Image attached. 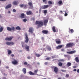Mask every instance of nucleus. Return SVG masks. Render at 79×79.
<instances>
[{
    "label": "nucleus",
    "mask_w": 79,
    "mask_h": 79,
    "mask_svg": "<svg viewBox=\"0 0 79 79\" xmlns=\"http://www.w3.org/2000/svg\"><path fill=\"white\" fill-rule=\"evenodd\" d=\"M62 79V78L61 77H59L57 78V79Z\"/></svg>",
    "instance_id": "nucleus-61"
},
{
    "label": "nucleus",
    "mask_w": 79,
    "mask_h": 79,
    "mask_svg": "<svg viewBox=\"0 0 79 79\" xmlns=\"http://www.w3.org/2000/svg\"><path fill=\"white\" fill-rule=\"evenodd\" d=\"M24 13H22L21 14L20 17L22 18H24Z\"/></svg>",
    "instance_id": "nucleus-25"
},
{
    "label": "nucleus",
    "mask_w": 79,
    "mask_h": 79,
    "mask_svg": "<svg viewBox=\"0 0 79 79\" xmlns=\"http://www.w3.org/2000/svg\"><path fill=\"white\" fill-rule=\"evenodd\" d=\"M11 4H9L6 6L5 7V9H8V8H11Z\"/></svg>",
    "instance_id": "nucleus-16"
},
{
    "label": "nucleus",
    "mask_w": 79,
    "mask_h": 79,
    "mask_svg": "<svg viewBox=\"0 0 79 79\" xmlns=\"http://www.w3.org/2000/svg\"><path fill=\"white\" fill-rule=\"evenodd\" d=\"M44 14H47V10H44Z\"/></svg>",
    "instance_id": "nucleus-36"
},
{
    "label": "nucleus",
    "mask_w": 79,
    "mask_h": 79,
    "mask_svg": "<svg viewBox=\"0 0 79 79\" xmlns=\"http://www.w3.org/2000/svg\"><path fill=\"white\" fill-rule=\"evenodd\" d=\"M23 21H24V22H26V21H27V19H23Z\"/></svg>",
    "instance_id": "nucleus-44"
},
{
    "label": "nucleus",
    "mask_w": 79,
    "mask_h": 79,
    "mask_svg": "<svg viewBox=\"0 0 79 79\" xmlns=\"http://www.w3.org/2000/svg\"><path fill=\"white\" fill-rule=\"evenodd\" d=\"M48 49L49 51H50V50H52V49L50 47H48Z\"/></svg>",
    "instance_id": "nucleus-39"
},
{
    "label": "nucleus",
    "mask_w": 79,
    "mask_h": 79,
    "mask_svg": "<svg viewBox=\"0 0 79 79\" xmlns=\"http://www.w3.org/2000/svg\"><path fill=\"white\" fill-rule=\"evenodd\" d=\"M61 71L62 72H66V70H61Z\"/></svg>",
    "instance_id": "nucleus-48"
},
{
    "label": "nucleus",
    "mask_w": 79,
    "mask_h": 79,
    "mask_svg": "<svg viewBox=\"0 0 79 79\" xmlns=\"http://www.w3.org/2000/svg\"><path fill=\"white\" fill-rule=\"evenodd\" d=\"M29 6H30V8L31 9H33L34 8V7H33V4H32V2H29L28 3Z\"/></svg>",
    "instance_id": "nucleus-9"
},
{
    "label": "nucleus",
    "mask_w": 79,
    "mask_h": 79,
    "mask_svg": "<svg viewBox=\"0 0 79 79\" xmlns=\"http://www.w3.org/2000/svg\"><path fill=\"white\" fill-rule=\"evenodd\" d=\"M25 49L27 50V51L28 52H29V46L26 45L25 47Z\"/></svg>",
    "instance_id": "nucleus-19"
},
{
    "label": "nucleus",
    "mask_w": 79,
    "mask_h": 79,
    "mask_svg": "<svg viewBox=\"0 0 79 79\" xmlns=\"http://www.w3.org/2000/svg\"><path fill=\"white\" fill-rule=\"evenodd\" d=\"M50 58L48 57H47L46 58V60H50Z\"/></svg>",
    "instance_id": "nucleus-43"
},
{
    "label": "nucleus",
    "mask_w": 79,
    "mask_h": 79,
    "mask_svg": "<svg viewBox=\"0 0 79 79\" xmlns=\"http://www.w3.org/2000/svg\"><path fill=\"white\" fill-rule=\"evenodd\" d=\"M6 44L7 45H13L15 44V43H14L12 42H7L6 43Z\"/></svg>",
    "instance_id": "nucleus-5"
},
{
    "label": "nucleus",
    "mask_w": 79,
    "mask_h": 79,
    "mask_svg": "<svg viewBox=\"0 0 79 79\" xmlns=\"http://www.w3.org/2000/svg\"><path fill=\"white\" fill-rule=\"evenodd\" d=\"M69 74H67L66 75V77H69Z\"/></svg>",
    "instance_id": "nucleus-50"
},
{
    "label": "nucleus",
    "mask_w": 79,
    "mask_h": 79,
    "mask_svg": "<svg viewBox=\"0 0 79 79\" xmlns=\"http://www.w3.org/2000/svg\"><path fill=\"white\" fill-rule=\"evenodd\" d=\"M42 32L44 34H47L48 33V31L46 30H44L42 31Z\"/></svg>",
    "instance_id": "nucleus-11"
},
{
    "label": "nucleus",
    "mask_w": 79,
    "mask_h": 79,
    "mask_svg": "<svg viewBox=\"0 0 79 79\" xmlns=\"http://www.w3.org/2000/svg\"><path fill=\"white\" fill-rule=\"evenodd\" d=\"M58 3L59 5H63V3L62 1H59Z\"/></svg>",
    "instance_id": "nucleus-26"
},
{
    "label": "nucleus",
    "mask_w": 79,
    "mask_h": 79,
    "mask_svg": "<svg viewBox=\"0 0 79 79\" xmlns=\"http://www.w3.org/2000/svg\"><path fill=\"white\" fill-rule=\"evenodd\" d=\"M35 56H37V57H40V55L36 53L35 54Z\"/></svg>",
    "instance_id": "nucleus-33"
},
{
    "label": "nucleus",
    "mask_w": 79,
    "mask_h": 79,
    "mask_svg": "<svg viewBox=\"0 0 79 79\" xmlns=\"http://www.w3.org/2000/svg\"><path fill=\"white\" fill-rule=\"evenodd\" d=\"M60 13H63V11L60 10Z\"/></svg>",
    "instance_id": "nucleus-62"
},
{
    "label": "nucleus",
    "mask_w": 79,
    "mask_h": 79,
    "mask_svg": "<svg viewBox=\"0 0 79 79\" xmlns=\"http://www.w3.org/2000/svg\"><path fill=\"white\" fill-rule=\"evenodd\" d=\"M64 15L65 16H68V13H65Z\"/></svg>",
    "instance_id": "nucleus-47"
},
{
    "label": "nucleus",
    "mask_w": 79,
    "mask_h": 79,
    "mask_svg": "<svg viewBox=\"0 0 79 79\" xmlns=\"http://www.w3.org/2000/svg\"><path fill=\"white\" fill-rule=\"evenodd\" d=\"M25 42L26 43H28L29 42V38H28L27 34L26 33L25 34Z\"/></svg>",
    "instance_id": "nucleus-4"
},
{
    "label": "nucleus",
    "mask_w": 79,
    "mask_h": 79,
    "mask_svg": "<svg viewBox=\"0 0 79 79\" xmlns=\"http://www.w3.org/2000/svg\"><path fill=\"white\" fill-rule=\"evenodd\" d=\"M16 29L17 30H21V28L19 26H17L16 27Z\"/></svg>",
    "instance_id": "nucleus-32"
},
{
    "label": "nucleus",
    "mask_w": 79,
    "mask_h": 79,
    "mask_svg": "<svg viewBox=\"0 0 79 79\" xmlns=\"http://www.w3.org/2000/svg\"><path fill=\"white\" fill-rule=\"evenodd\" d=\"M48 4H49V5H52L53 4L52 2L51 1H48Z\"/></svg>",
    "instance_id": "nucleus-30"
},
{
    "label": "nucleus",
    "mask_w": 79,
    "mask_h": 79,
    "mask_svg": "<svg viewBox=\"0 0 79 79\" xmlns=\"http://www.w3.org/2000/svg\"><path fill=\"white\" fill-rule=\"evenodd\" d=\"M67 67H69L70 66H71V63L70 62H68L66 65Z\"/></svg>",
    "instance_id": "nucleus-20"
},
{
    "label": "nucleus",
    "mask_w": 79,
    "mask_h": 79,
    "mask_svg": "<svg viewBox=\"0 0 79 79\" xmlns=\"http://www.w3.org/2000/svg\"><path fill=\"white\" fill-rule=\"evenodd\" d=\"M62 47L63 45H58L56 47V50H59V49L61 48Z\"/></svg>",
    "instance_id": "nucleus-14"
},
{
    "label": "nucleus",
    "mask_w": 79,
    "mask_h": 79,
    "mask_svg": "<svg viewBox=\"0 0 79 79\" xmlns=\"http://www.w3.org/2000/svg\"><path fill=\"white\" fill-rule=\"evenodd\" d=\"M3 74L4 76H7V74H6L4 73Z\"/></svg>",
    "instance_id": "nucleus-64"
},
{
    "label": "nucleus",
    "mask_w": 79,
    "mask_h": 79,
    "mask_svg": "<svg viewBox=\"0 0 79 79\" xmlns=\"http://www.w3.org/2000/svg\"><path fill=\"white\" fill-rule=\"evenodd\" d=\"M29 30L28 31L29 32H30L31 34H33V28L32 27H30L29 29Z\"/></svg>",
    "instance_id": "nucleus-10"
},
{
    "label": "nucleus",
    "mask_w": 79,
    "mask_h": 79,
    "mask_svg": "<svg viewBox=\"0 0 79 79\" xmlns=\"http://www.w3.org/2000/svg\"><path fill=\"white\" fill-rule=\"evenodd\" d=\"M73 71H75V72L77 71V69H73Z\"/></svg>",
    "instance_id": "nucleus-54"
},
{
    "label": "nucleus",
    "mask_w": 79,
    "mask_h": 79,
    "mask_svg": "<svg viewBox=\"0 0 79 79\" xmlns=\"http://www.w3.org/2000/svg\"><path fill=\"white\" fill-rule=\"evenodd\" d=\"M24 65H27V63L26 62H25L24 63Z\"/></svg>",
    "instance_id": "nucleus-41"
},
{
    "label": "nucleus",
    "mask_w": 79,
    "mask_h": 79,
    "mask_svg": "<svg viewBox=\"0 0 79 79\" xmlns=\"http://www.w3.org/2000/svg\"><path fill=\"white\" fill-rule=\"evenodd\" d=\"M56 40H58V41H56V43L57 44H60V43H61V41H60V40L59 39H56Z\"/></svg>",
    "instance_id": "nucleus-17"
},
{
    "label": "nucleus",
    "mask_w": 79,
    "mask_h": 79,
    "mask_svg": "<svg viewBox=\"0 0 79 79\" xmlns=\"http://www.w3.org/2000/svg\"><path fill=\"white\" fill-rule=\"evenodd\" d=\"M27 15H30L32 14V11H27Z\"/></svg>",
    "instance_id": "nucleus-18"
},
{
    "label": "nucleus",
    "mask_w": 79,
    "mask_h": 79,
    "mask_svg": "<svg viewBox=\"0 0 79 79\" xmlns=\"http://www.w3.org/2000/svg\"><path fill=\"white\" fill-rule=\"evenodd\" d=\"M22 47L24 48L26 46H25V44H22Z\"/></svg>",
    "instance_id": "nucleus-37"
},
{
    "label": "nucleus",
    "mask_w": 79,
    "mask_h": 79,
    "mask_svg": "<svg viewBox=\"0 0 79 79\" xmlns=\"http://www.w3.org/2000/svg\"><path fill=\"white\" fill-rule=\"evenodd\" d=\"M58 61L59 62H64V59H60L58 60Z\"/></svg>",
    "instance_id": "nucleus-28"
},
{
    "label": "nucleus",
    "mask_w": 79,
    "mask_h": 79,
    "mask_svg": "<svg viewBox=\"0 0 79 79\" xmlns=\"http://www.w3.org/2000/svg\"><path fill=\"white\" fill-rule=\"evenodd\" d=\"M14 60L12 61V63L13 64H14L15 65L16 64H18V62L15 59H14Z\"/></svg>",
    "instance_id": "nucleus-6"
},
{
    "label": "nucleus",
    "mask_w": 79,
    "mask_h": 79,
    "mask_svg": "<svg viewBox=\"0 0 79 79\" xmlns=\"http://www.w3.org/2000/svg\"><path fill=\"white\" fill-rule=\"evenodd\" d=\"M74 45V43H69L66 44V47L67 48H69L70 47H73Z\"/></svg>",
    "instance_id": "nucleus-2"
},
{
    "label": "nucleus",
    "mask_w": 79,
    "mask_h": 79,
    "mask_svg": "<svg viewBox=\"0 0 79 79\" xmlns=\"http://www.w3.org/2000/svg\"><path fill=\"white\" fill-rule=\"evenodd\" d=\"M6 69H8L9 68V67H8V66H7L6 67Z\"/></svg>",
    "instance_id": "nucleus-57"
},
{
    "label": "nucleus",
    "mask_w": 79,
    "mask_h": 79,
    "mask_svg": "<svg viewBox=\"0 0 79 79\" xmlns=\"http://www.w3.org/2000/svg\"><path fill=\"white\" fill-rule=\"evenodd\" d=\"M23 71L24 74H26V68H23Z\"/></svg>",
    "instance_id": "nucleus-24"
},
{
    "label": "nucleus",
    "mask_w": 79,
    "mask_h": 79,
    "mask_svg": "<svg viewBox=\"0 0 79 79\" xmlns=\"http://www.w3.org/2000/svg\"><path fill=\"white\" fill-rule=\"evenodd\" d=\"M48 21V19L45 20L44 22L42 20L36 21L35 22V24H38V27H41L42 26H44H44H47Z\"/></svg>",
    "instance_id": "nucleus-1"
},
{
    "label": "nucleus",
    "mask_w": 79,
    "mask_h": 79,
    "mask_svg": "<svg viewBox=\"0 0 79 79\" xmlns=\"http://www.w3.org/2000/svg\"><path fill=\"white\" fill-rule=\"evenodd\" d=\"M29 74H30V75H31L32 76L35 75V73H32L31 71H29L28 72Z\"/></svg>",
    "instance_id": "nucleus-22"
},
{
    "label": "nucleus",
    "mask_w": 79,
    "mask_h": 79,
    "mask_svg": "<svg viewBox=\"0 0 79 79\" xmlns=\"http://www.w3.org/2000/svg\"><path fill=\"white\" fill-rule=\"evenodd\" d=\"M27 58H28V59H31V57H30V56H28V57H27Z\"/></svg>",
    "instance_id": "nucleus-59"
},
{
    "label": "nucleus",
    "mask_w": 79,
    "mask_h": 79,
    "mask_svg": "<svg viewBox=\"0 0 79 79\" xmlns=\"http://www.w3.org/2000/svg\"><path fill=\"white\" fill-rule=\"evenodd\" d=\"M6 0H0V1L2 2H4V1H6Z\"/></svg>",
    "instance_id": "nucleus-58"
},
{
    "label": "nucleus",
    "mask_w": 79,
    "mask_h": 79,
    "mask_svg": "<svg viewBox=\"0 0 79 79\" xmlns=\"http://www.w3.org/2000/svg\"><path fill=\"white\" fill-rule=\"evenodd\" d=\"M49 6H52L50 5H45L42 6V9H46L49 7Z\"/></svg>",
    "instance_id": "nucleus-7"
},
{
    "label": "nucleus",
    "mask_w": 79,
    "mask_h": 79,
    "mask_svg": "<svg viewBox=\"0 0 79 79\" xmlns=\"http://www.w3.org/2000/svg\"><path fill=\"white\" fill-rule=\"evenodd\" d=\"M64 57H68V55H64Z\"/></svg>",
    "instance_id": "nucleus-49"
},
{
    "label": "nucleus",
    "mask_w": 79,
    "mask_h": 79,
    "mask_svg": "<svg viewBox=\"0 0 79 79\" xmlns=\"http://www.w3.org/2000/svg\"><path fill=\"white\" fill-rule=\"evenodd\" d=\"M59 19L60 20V21H62V20H63V19H62L61 18H60Z\"/></svg>",
    "instance_id": "nucleus-51"
},
{
    "label": "nucleus",
    "mask_w": 79,
    "mask_h": 79,
    "mask_svg": "<svg viewBox=\"0 0 79 79\" xmlns=\"http://www.w3.org/2000/svg\"><path fill=\"white\" fill-rule=\"evenodd\" d=\"M41 39L42 40H44V37H42Z\"/></svg>",
    "instance_id": "nucleus-56"
},
{
    "label": "nucleus",
    "mask_w": 79,
    "mask_h": 79,
    "mask_svg": "<svg viewBox=\"0 0 79 79\" xmlns=\"http://www.w3.org/2000/svg\"><path fill=\"white\" fill-rule=\"evenodd\" d=\"M15 28L14 27H12L11 28L9 27H7V30L8 31H11L12 30L13 31H15Z\"/></svg>",
    "instance_id": "nucleus-3"
},
{
    "label": "nucleus",
    "mask_w": 79,
    "mask_h": 79,
    "mask_svg": "<svg viewBox=\"0 0 79 79\" xmlns=\"http://www.w3.org/2000/svg\"><path fill=\"white\" fill-rule=\"evenodd\" d=\"M75 60L77 62H79V60L78 58V57H76L75 58Z\"/></svg>",
    "instance_id": "nucleus-29"
},
{
    "label": "nucleus",
    "mask_w": 79,
    "mask_h": 79,
    "mask_svg": "<svg viewBox=\"0 0 79 79\" xmlns=\"http://www.w3.org/2000/svg\"><path fill=\"white\" fill-rule=\"evenodd\" d=\"M31 21H32V20H33V21H34V20H35V18H32L31 19Z\"/></svg>",
    "instance_id": "nucleus-45"
},
{
    "label": "nucleus",
    "mask_w": 79,
    "mask_h": 79,
    "mask_svg": "<svg viewBox=\"0 0 79 79\" xmlns=\"http://www.w3.org/2000/svg\"><path fill=\"white\" fill-rule=\"evenodd\" d=\"M54 71L55 73L56 74L58 73V69L57 67H55L54 69Z\"/></svg>",
    "instance_id": "nucleus-13"
},
{
    "label": "nucleus",
    "mask_w": 79,
    "mask_h": 79,
    "mask_svg": "<svg viewBox=\"0 0 79 79\" xmlns=\"http://www.w3.org/2000/svg\"><path fill=\"white\" fill-rule=\"evenodd\" d=\"M3 27H1L0 28V32H2V31H3Z\"/></svg>",
    "instance_id": "nucleus-34"
},
{
    "label": "nucleus",
    "mask_w": 79,
    "mask_h": 79,
    "mask_svg": "<svg viewBox=\"0 0 79 79\" xmlns=\"http://www.w3.org/2000/svg\"><path fill=\"white\" fill-rule=\"evenodd\" d=\"M15 56V55H14V54H12L11 55V56H12V57H13V56Z\"/></svg>",
    "instance_id": "nucleus-55"
},
{
    "label": "nucleus",
    "mask_w": 79,
    "mask_h": 79,
    "mask_svg": "<svg viewBox=\"0 0 79 79\" xmlns=\"http://www.w3.org/2000/svg\"><path fill=\"white\" fill-rule=\"evenodd\" d=\"M77 73H79V69H78L77 70Z\"/></svg>",
    "instance_id": "nucleus-60"
},
{
    "label": "nucleus",
    "mask_w": 79,
    "mask_h": 79,
    "mask_svg": "<svg viewBox=\"0 0 79 79\" xmlns=\"http://www.w3.org/2000/svg\"><path fill=\"white\" fill-rule=\"evenodd\" d=\"M11 50H8V55H10V54H11Z\"/></svg>",
    "instance_id": "nucleus-35"
},
{
    "label": "nucleus",
    "mask_w": 79,
    "mask_h": 79,
    "mask_svg": "<svg viewBox=\"0 0 79 79\" xmlns=\"http://www.w3.org/2000/svg\"><path fill=\"white\" fill-rule=\"evenodd\" d=\"M61 51H62V52H64V49H61Z\"/></svg>",
    "instance_id": "nucleus-52"
},
{
    "label": "nucleus",
    "mask_w": 79,
    "mask_h": 79,
    "mask_svg": "<svg viewBox=\"0 0 79 79\" xmlns=\"http://www.w3.org/2000/svg\"><path fill=\"white\" fill-rule=\"evenodd\" d=\"M76 51L75 50H74L69 52H67V53L69 54H73V53H76Z\"/></svg>",
    "instance_id": "nucleus-12"
},
{
    "label": "nucleus",
    "mask_w": 79,
    "mask_h": 79,
    "mask_svg": "<svg viewBox=\"0 0 79 79\" xmlns=\"http://www.w3.org/2000/svg\"><path fill=\"white\" fill-rule=\"evenodd\" d=\"M37 72H38V69H37L36 70H35L34 71V74H35V75H36V74H37Z\"/></svg>",
    "instance_id": "nucleus-27"
},
{
    "label": "nucleus",
    "mask_w": 79,
    "mask_h": 79,
    "mask_svg": "<svg viewBox=\"0 0 79 79\" xmlns=\"http://www.w3.org/2000/svg\"><path fill=\"white\" fill-rule=\"evenodd\" d=\"M69 33L72 34V33L74 32V30L73 29H69Z\"/></svg>",
    "instance_id": "nucleus-21"
},
{
    "label": "nucleus",
    "mask_w": 79,
    "mask_h": 79,
    "mask_svg": "<svg viewBox=\"0 0 79 79\" xmlns=\"http://www.w3.org/2000/svg\"><path fill=\"white\" fill-rule=\"evenodd\" d=\"M46 65H47V64H48V62H45L44 63Z\"/></svg>",
    "instance_id": "nucleus-53"
},
{
    "label": "nucleus",
    "mask_w": 79,
    "mask_h": 79,
    "mask_svg": "<svg viewBox=\"0 0 79 79\" xmlns=\"http://www.w3.org/2000/svg\"><path fill=\"white\" fill-rule=\"evenodd\" d=\"M18 3H19V2L18 1H15L13 3V4L14 5H17Z\"/></svg>",
    "instance_id": "nucleus-15"
},
{
    "label": "nucleus",
    "mask_w": 79,
    "mask_h": 79,
    "mask_svg": "<svg viewBox=\"0 0 79 79\" xmlns=\"http://www.w3.org/2000/svg\"><path fill=\"white\" fill-rule=\"evenodd\" d=\"M12 39H13V36H10V37H6L5 40H8V41H11L12 40Z\"/></svg>",
    "instance_id": "nucleus-8"
},
{
    "label": "nucleus",
    "mask_w": 79,
    "mask_h": 79,
    "mask_svg": "<svg viewBox=\"0 0 79 79\" xmlns=\"http://www.w3.org/2000/svg\"><path fill=\"white\" fill-rule=\"evenodd\" d=\"M64 12L65 13H68L69 12V11L68 10H66L65 11H64Z\"/></svg>",
    "instance_id": "nucleus-46"
},
{
    "label": "nucleus",
    "mask_w": 79,
    "mask_h": 79,
    "mask_svg": "<svg viewBox=\"0 0 79 79\" xmlns=\"http://www.w3.org/2000/svg\"><path fill=\"white\" fill-rule=\"evenodd\" d=\"M73 68H74V69L76 68V66H73Z\"/></svg>",
    "instance_id": "nucleus-63"
},
{
    "label": "nucleus",
    "mask_w": 79,
    "mask_h": 79,
    "mask_svg": "<svg viewBox=\"0 0 79 79\" xmlns=\"http://www.w3.org/2000/svg\"><path fill=\"white\" fill-rule=\"evenodd\" d=\"M52 30L54 32H56V29H55V27L53 26L52 28Z\"/></svg>",
    "instance_id": "nucleus-23"
},
{
    "label": "nucleus",
    "mask_w": 79,
    "mask_h": 79,
    "mask_svg": "<svg viewBox=\"0 0 79 79\" xmlns=\"http://www.w3.org/2000/svg\"><path fill=\"white\" fill-rule=\"evenodd\" d=\"M24 6V8H25V9H26V8H27V5H25Z\"/></svg>",
    "instance_id": "nucleus-38"
},
{
    "label": "nucleus",
    "mask_w": 79,
    "mask_h": 79,
    "mask_svg": "<svg viewBox=\"0 0 79 79\" xmlns=\"http://www.w3.org/2000/svg\"><path fill=\"white\" fill-rule=\"evenodd\" d=\"M24 6V5H23V4H21V5H20V7H23Z\"/></svg>",
    "instance_id": "nucleus-42"
},
{
    "label": "nucleus",
    "mask_w": 79,
    "mask_h": 79,
    "mask_svg": "<svg viewBox=\"0 0 79 79\" xmlns=\"http://www.w3.org/2000/svg\"><path fill=\"white\" fill-rule=\"evenodd\" d=\"M13 11L14 12V13H15V12L16 11V10L15 9H13Z\"/></svg>",
    "instance_id": "nucleus-40"
},
{
    "label": "nucleus",
    "mask_w": 79,
    "mask_h": 79,
    "mask_svg": "<svg viewBox=\"0 0 79 79\" xmlns=\"http://www.w3.org/2000/svg\"><path fill=\"white\" fill-rule=\"evenodd\" d=\"M62 64H63L62 63H61V62H59L58 63V65L59 66H62Z\"/></svg>",
    "instance_id": "nucleus-31"
}]
</instances>
